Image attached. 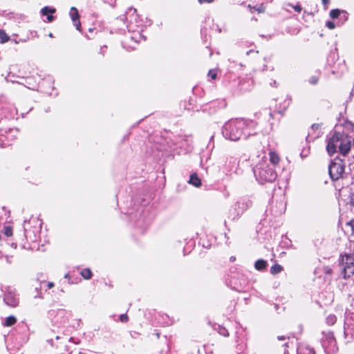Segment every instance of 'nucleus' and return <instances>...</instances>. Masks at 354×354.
Masks as SVG:
<instances>
[{
  "label": "nucleus",
  "mask_w": 354,
  "mask_h": 354,
  "mask_svg": "<svg viewBox=\"0 0 354 354\" xmlns=\"http://www.w3.org/2000/svg\"><path fill=\"white\" fill-rule=\"evenodd\" d=\"M256 123L252 120L235 119L226 122L222 129L223 136L228 140L236 141L241 138L246 139L248 136L256 134L254 128Z\"/></svg>",
  "instance_id": "obj_1"
},
{
  "label": "nucleus",
  "mask_w": 354,
  "mask_h": 354,
  "mask_svg": "<svg viewBox=\"0 0 354 354\" xmlns=\"http://www.w3.org/2000/svg\"><path fill=\"white\" fill-rule=\"evenodd\" d=\"M351 149V138L343 133L334 132L327 138L326 150L330 156L339 153L346 156Z\"/></svg>",
  "instance_id": "obj_2"
},
{
  "label": "nucleus",
  "mask_w": 354,
  "mask_h": 354,
  "mask_svg": "<svg viewBox=\"0 0 354 354\" xmlns=\"http://www.w3.org/2000/svg\"><path fill=\"white\" fill-rule=\"evenodd\" d=\"M257 180L263 184L267 182H272L277 178L276 171L266 162H259L253 169Z\"/></svg>",
  "instance_id": "obj_3"
},
{
  "label": "nucleus",
  "mask_w": 354,
  "mask_h": 354,
  "mask_svg": "<svg viewBox=\"0 0 354 354\" xmlns=\"http://www.w3.org/2000/svg\"><path fill=\"white\" fill-rule=\"evenodd\" d=\"M252 205V201L246 198H241L231 207L230 209V217L232 220L238 218Z\"/></svg>",
  "instance_id": "obj_4"
},
{
  "label": "nucleus",
  "mask_w": 354,
  "mask_h": 354,
  "mask_svg": "<svg viewBox=\"0 0 354 354\" xmlns=\"http://www.w3.org/2000/svg\"><path fill=\"white\" fill-rule=\"evenodd\" d=\"M345 165L343 160L340 158H335L328 167L330 176L333 180H337L343 178L344 174Z\"/></svg>",
  "instance_id": "obj_5"
},
{
  "label": "nucleus",
  "mask_w": 354,
  "mask_h": 354,
  "mask_svg": "<svg viewBox=\"0 0 354 354\" xmlns=\"http://www.w3.org/2000/svg\"><path fill=\"white\" fill-rule=\"evenodd\" d=\"M340 267L344 278L350 277L354 274V257L352 254L342 256Z\"/></svg>",
  "instance_id": "obj_6"
},
{
  "label": "nucleus",
  "mask_w": 354,
  "mask_h": 354,
  "mask_svg": "<svg viewBox=\"0 0 354 354\" xmlns=\"http://www.w3.org/2000/svg\"><path fill=\"white\" fill-rule=\"evenodd\" d=\"M3 301L6 305L11 307H16L18 305L19 299L15 288L10 286H8L5 288Z\"/></svg>",
  "instance_id": "obj_7"
},
{
  "label": "nucleus",
  "mask_w": 354,
  "mask_h": 354,
  "mask_svg": "<svg viewBox=\"0 0 354 354\" xmlns=\"http://www.w3.org/2000/svg\"><path fill=\"white\" fill-rule=\"evenodd\" d=\"M71 317V313L64 310H59L56 315L57 322H59L63 325L68 324Z\"/></svg>",
  "instance_id": "obj_8"
},
{
  "label": "nucleus",
  "mask_w": 354,
  "mask_h": 354,
  "mask_svg": "<svg viewBox=\"0 0 354 354\" xmlns=\"http://www.w3.org/2000/svg\"><path fill=\"white\" fill-rule=\"evenodd\" d=\"M69 14L72 21L74 23V26L76 27V29L77 30H80L81 23L79 20V13L77 9L75 7H71Z\"/></svg>",
  "instance_id": "obj_9"
},
{
  "label": "nucleus",
  "mask_w": 354,
  "mask_h": 354,
  "mask_svg": "<svg viewBox=\"0 0 354 354\" xmlns=\"http://www.w3.org/2000/svg\"><path fill=\"white\" fill-rule=\"evenodd\" d=\"M297 354H315L314 349L308 345L301 343L297 350Z\"/></svg>",
  "instance_id": "obj_10"
},
{
  "label": "nucleus",
  "mask_w": 354,
  "mask_h": 354,
  "mask_svg": "<svg viewBox=\"0 0 354 354\" xmlns=\"http://www.w3.org/2000/svg\"><path fill=\"white\" fill-rule=\"evenodd\" d=\"M328 344L326 345V342L324 341L323 342V346L325 349V351L327 354L329 353L330 351L332 350L334 351L335 348V339L333 336H330L328 339Z\"/></svg>",
  "instance_id": "obj_11"
},
{
  "label": "nucleus",
  "mask_w": 354,
  "mask_h": 354,
  "mask_svg": "<svg viewBox=\"0 0 354 354\" xmlns=\"http://www.w3.org/2000/svg\"><path fill=\"white\" fill-rule=\"evenodd\" d=\"M55 12V9L53 8H50L48 6H45L41 10V13L43 15H47V20L48 22H51L53 20V16L49 14H53Z\"/></svg>",
  "instance_id": "obj_12"
},
{
  "label": "nucleus",
  "mask_w": 354,
  "mask_h": 354,
  "mask_svg": "<svg viewBox=\"0 0 354 354\" xmlns=\"http://www.w3.org/2000/svg\"><path fill=\"white\" fill-rule=\"evenodd\" d=\"M188 183L196 187H199L201 185V180L198 178L196 173L190 175Z\"/></svg>",
  "instance_id": "obj_13"
},
{
  "label": "nucleus",
  "mask_w": 354,
  "mask_h": 354,
  "mask_svg": "<svg viewBox=\"0 0 354 354\" xmlns=\"http://www.w3.org/2000/svg\"><path fill=\"white\" fill-rule=\"evenodd\" d=\"M267 261L263 259H259L254 263V267L257 270H263L267 266Z\"/></svg>",
  "instance_id": "obj_14"
},
{
  "label": "nucleus",
  "mask_w": 354,
  "mask_h": 354,
  "mask_svg": "<svg viewBox=\"0 0 354 354\" xmlns=\"http://www.w3.org/2000/svg\"><path fill=\"white\" fill-rule=\"evenodd\" d=\"M269 156H270V161L271 162V163L273 165H276L279 163V157L275 152L270 151L269 153Z\"/></svg>",
  "instance_id": "obj_15"
},
{
  "label": "nucleus",
  "mask_w": 354,
  "mask_h": 354,
  "mask_svg": "<svg viewBox=\"0 0 354 354\" xmlns=\"http://www.w3.org/2000/svg\"><path fill=\"white\" fill-rule=\"evenodd\" d=\"M348 12L346 11L342 10V14H341L340 17H339V21H337V26H341L342 24H344L345 21H346L348 19Z\"/></svg>",
  "instance_id": "obj_16"
},
{
  "label": "nucleus",
  "mask_w": 354,
  "mask_h": 354,
  "mask_svg": "<svg viewBox=\"0 0 354 354\" xmlns=\"http://www.w3.org/2000/svg\"><path fill=\"white\" fill-rule=\"evenodd\" d=\"M16 322H17V319L15 318V317L11 315V316L8 317L5 319L3 325L6 326H11L13 324H15L16 323Z\"/></svg>",
  "instance_id": "obj_17"
},
{
  "label": "nucleus",
  "mask_w": 354,
  "mask_h": 354,
  "mask_svg": "<svg viewBox=\"0 0 354 354\" xmlns=\"http://www.w3.org/2000/svg\"><path fill=\"white\" fill-rule=\"evenodd\" d=\"M342 10L339 9H333L330 11V17L333 19H338L342 14Z\"/></svg>",
  "instance_id": "obj_18"
},
{
  "label": "nucleus",
  "mask_w": 354,
  "mask_h": 354,
  "mask_svg": "<svg viewBox=\"0 0 354 354\" xmlns=\"http://www.w3.org/2000/svg\"><path fill=\"white\" fill-rule=\"evenodd\" d=\"M10 40V37L6 34L4 30L0 29V42L3 44Z\"/></svg>",
  "instance_id": "obj_19"
},
{
  "label": "nucleus",
  "mask_w": 354,
  "mask_h": 354,
  "mask_svg": "<svg viewBox=\"0 0 354 354\" xmlns=\"http://www.w3.org/2000/svg\"><path fill=\"white\" fill-rule=\"evenodd\" d=\"M283 270V268L281 265L274 264L270 268V273L272 274H276L281 272Z\"/></svg>",
  "instance_id": "obj_20"
},
{
  "label": "nucleus",
  "mask_w": 354,
  "mask_h": 354,
  "mask_svg": "<svg viewBox=\"0 0 354 354\" xmlns=\"http://www.w3.org/2000/svg\"><path fill=\"white\" fill-rule=\"evenodd\" d=\"M81 275L85 279H89L92 277V272L90 269L86 268L81 271Z\"/></svg>",
  "instance_id": "obj_21"
},
{
  "label": "nucleus",
  "mask_w": 354,
  "mask_h": 354,
  "mask_svg": "<svg viewBox=\"0 0 354 354\" xmlns=\"http://www.w3.org/2000/svg\"><path fill=\"white\" fill-rule=\"evenodd\" d=\"M326 320L328 325H333L336 322L337 318L335 315L330 314L326 317Z\"/></svg>",
  "instance_id": "obj_22"
},
{
  "label": "nucleus",
  "mask_w": 354,
  "mask_h": 354,
  "mask_svg": "<svg viewBox=\"0 0 354 354\" xmlns=\"http://www.w3.org/2000/svg\"><path fill=\"white\" fill-rule=\"evenodd\" d=\"M311 130L315 131V137L317 138L320 136L319 125L317 124H313L311 126Z\"/></svg>",
  "instance_id": "obj_23"
},
{
  "label": "nucleus",
  "mask_w": 354,
  "mask_h": 354,
  "mask_svg": "<svg viewBox=\"0 0 354 354\" xmlns=\"http://www.w3.org/2000/svg\"><path fill=\"white\" fill-rule=\"evenodd\" d=\"M284 6L285 7H288H288H292L295 10V11L297 12H300L301 11V6H300V5L299 3L295 5V6H293V5H292L290 3H286L284 5Z\"/></svg>",
  "instance_id": "obj_24"
},
{
  "label": "nucleus",
  "mask_w": 354,
  "mask_h": 354,
  "mask_svg": "<svg viewBox=\"0 0 354 354\" xmlns=\"http://www.w3.org/2000/svg\"><path fill=\"white\" fill-rule=\"evenodd\" d=\"M326 26L329 29H334L337 26V22L335 24L334 21H328L326 23Z\"/></svg>",
  "instance_id": "obj_25"
},
{
  "label": "nucleus",
  "mask_w": 354,
  "mask_h": 354,
  "mask_svg": "<svg viewBox=\"0 0 354 354\" xmlns=\"http://www.w3.org/2000/svg\"><path fill=\"white\" fill-rule=\"evenodd\" d=\"M128 316L127 314H122L120 316V321L121 322H128Z\"/></svg>",
  "instance_id": "obj_26"
},
{
  "label": "nucleus",
  "mask_w": 354,
  "mask_h": 354,
  "mask_svg": "<svg viewBox=\"0 0 354 354\" xmlns=\"http://www.w3.org/2000/svg\"><path fill=\"white\" fill-rule=\"evenodd\" d=\"M216 72L213 70H210L208 73V76L210 77L212 80H215L216 78Z\"/></svg>",
  "instance_id": "obj_27"
},
{
  "label": "nucleus",
  "mask_w": 354,
  "mask_h": 354,
  "mask_svg": "<svg viewBox=\"0 0 354 354\" xmlns=\"http://www.w3.org/2000/svg\"><path fill=\"white\" fill-rule=\"evenodd\" d=\"M318 82V78L316 76H313L309 79V82L311 84H316Z\"/></svg>",
  "instance_id": "obj_28"
},
{
  "label": "nucleus",
  "mask_w": 354,
  "mask_h": 354,
  "mask_svg": "<svg viewBox=\"0 0 354 354\" xmlns=\"http://www.w3.org/2000/svg\"><path fill=\"white\" fill-rule=\"evenodd\" d=\"M12 230L9 227H6L5 229V234L7 236H10L12 235Z\"/></svg>",
  "instance_id": "obj_29"
},
{
  "label": "nucleus",
  "mask_w": 354,
  "mask_h": 354,
  "mask_svg": "<svg viewBox=\"0 0 354 354\" xmlns=\"http://www.w3.org/2000/svg\"><path fill=\"white\" fill-rule=\"evenodd\" d=\"M253 8L259 13L264 12V8L262 6H254Z\"/></svg>",
  "instance_id": "obj_30"
},
{
  "label": "nucleus",
  "mask_w": 354,
  "mask_h": 354,
  "mask_svg": "<svg viewBox=\"0 0 354 354\" xmlns=\"http://www.w3.org/2000/svg\"><path fill=\"white\" fill-rule=\"evenodd\" d=\"M347 224L351 227L352 232L354 233V219L349 221Z\"/></svg>",
  "instance_id": "obj_31"
},
{
  "label": "nucleus",
  "mask_w": 354,
  "mask_h": 354,
  "mask_svg": "<svg viewBox=\"0 0 354 354\" xmlns=\"http://www.w3.org/2000/svg\"><path fill=\"white\" fill-rule=\"evenodd\" d=\"M350 203L351 205L354 206V192L351 194V201Z\"/></svg>",
  "instance_id": "obj_32"
},
{
  "label": "nucleus",
  "mask_w": 354,
  "mask_h": 354,
  "mask_svg": "<svg viewBox=\"0 0 354 354\" xmlns=\"http://www.w3.org/2000/svg\"><path fill=\"white\" fill-rule=\"evenodd\" d=\"M214 0H198L201 3H212Z\"/></svg>",
  "instance_id": "obj_33"
},
{
  "label": "nucleus",
  "mask_w": 354,
  "mask_h": 354,
  "mask_svg": "<svg viewBox=\"0 0 354 354\" xmlns=\"http://www.w3.org/2000/svg\"><path fill=\"white\" fill-rule=\"evenodd\" d=\"M53 287H54V283H53V282H48L47 288L48 289H50V288H52Z\"/></svg>",
  "instance_id": "obj_34"
},
{
  "label": "nucleus",
  "mask_w": 354,
  "mask_h": 354,
  "mask_svg": "<svg viewBox=\"0 0 354 354\" xmlns=\"http://www.w3.org/2000/svg\"><path fill=\"white\" fill-rule=\"evenodd\" d=\"M131 12L135 13L136 12V10L135 8H129V12H127V15H129Z\"/></svg>",
  "instance_id": "obj_35"
},
{
  "label": "nucleus",
  "mask_w": 354,
  "mask_h": 354,
  "mask_svg": "<svg viewBox=\"0 0 354 354\" xmlns=\"http://www.w3.org/2000/svg\"><path fill=\"white\" fill-rule=\"evenodd\" d=\"M24 232H25V235L27 236H28V231H27V229H26V223H24Z\"/></svg>",
  "instance_id": "obj_36"
},
{
  "label": "nucleus",
  "mask_w": 354,
  "mask_h": 354,
  "mask_svg": "<svg viewBox=\"0 0 354 354\" xmlns=\"http://www.w3.org/2000/svg\"><path fill=\"white\" fill-rule=\"evenodd\" d=\"M272 86H276L277 85V82L275 80H273L272 82H270V84Z\"/></svg>",
  "instance_id": "obj_37"
},
{
  "label": "nucleus",
  "mask_w": 354,
  "mask_h": 354,
  "mask_svg": "<svg viewBox=\"0 0 354 354\" xmlns=\"http://www.w3.org/2000/svg\"><path fill=\"white\" fill-rule=\"evenodd\" d=\"M277 338H278L279 340L286 339V337L285 336H278Z\"/></svg>",
  "instance_id": "obj_38"
},
{
  "label": "nucleus",
  "mask_w": 354,
  "mask_h": 354,
  "mask_svg": "<svg viewBox=\"0 0 354 354\" xmlns=\"http://www.w3.org/2000/svg\"><path fill=\"white\" fill-rule=\"evenodd\" d=\"M322 3L324 5H327L329 3V0H322Z\"/></svg>",
  "instance_id": "obj_39"
},
{
  "label": "nucleus",
  "mask_w": 354,
  "mask_h": 354,
  "mask_svg": "<svg viewBox=\"0 0 354 354\" xmlns=\"http://www.w3.org/2000/svg\"><path fill=\"white\" fill-rule=\"evenodd\" d=\"M290 99H288L285 101V102L287 103V106H288L290 104Z\"/></svg>",
  "instance_id": "obj_40"
},
{
  "label": "nucleus",
  "mask_w": 354,
  "mask_h": 354,
  "mask_svg": "<svg viewBox=\"0 0 354 354\" xmlns=\"http://www.w3.org/2000/svg\"><path fill=\"white\" fill-rule=\"evenodd\" d=\"M234 259H235V258H234V257H232L230 258V260H231V261H234Z\"/></svg>",
  "instance_id": "obj_41"
},
{
  "label": "nucleus",
  "mask_w": 354,
  "mask_h": 354,
  "mask_svg": "<svg viewBox=\"0 0 354 354\" xmlns=\"http://www.w3.org/2000/svg\"><path fill=\"white\" fill-rule=\"evenodd\" d=\"M9 76H10V74L8 75V76L7 77H6V82H8V81H9V80H8V77Z\"/></svg>",
  "instance_id": "obj_42"
},
{
  "label": "nucleus",
  "mask_w": 354,
  "mask_h": 354,
  "mask_svg": "<svg viewBox=\"0 0 354 354\" xmlns=\"http://www.w3.org/2000/svg\"><path fill=\"white\" fill-rule=\"evenodd\" d=\"M284 345H285L286 346L288 347V343H287V342H286V343H285V344H284Z\"/></svg>",
  "instance_id": "obj_43"
},
{
  "label": "nucleus",
  "mask_w": 354,
  "mask_h": 354,
  "mask_svg": "<svg viewBox=\"0 0 354 354\" xmlns=\"http://www.w3.org/2000/svg\"><path fill=\"white\" fill-rule=\"evenodd\" d=\"M306 139H307V140H309V139H310V135H308V136L306 137Z\"/></svg>",
  "instance_id": "obj_44"
},
{
  "label": "nucleus",
  "mask_w": 354,
  "mask_h": 354,
  "mask_svg": "<svg viewBox=\"0 0 354 354\" xmlns=\"http://www.w3.org/2000/svg\"><path fill=\"white\" fill-rule=\"evenodd\" d=\"M284 354H288V352L287 351H285Z\"/></svg>",
  "instance_id": "obj_45"
},
{
  "label": "nucleus",
  "mask_w": 354,
  "mask_h": 354,
  "mask_svg": "<svg viewBox=\"0 0 354 354\" xmlns=\"http://www.w3.org/2000/svg\"><path fill=\"white\" fill-rule=\"evenodd\" d=\"M270 115L271 117H272V113H270Z\"/></svg>",
  "instance_id": "obj_46"
},
{
  "label": "nucleus",
  "mask_w": 354,
  "mask_h": 354,
  "mask_svg": "<svg viewBox=\"0 0 354 354\" xmlns=\"http://www.w3.org/2000/svg\"><path fill=\"white\" fill-rule=\"evenodd\" d=\"M38 297H39V298H41V297H42L41 296V295H38Z\"/></svg>",
  "instance_id": "obj_47"
}]
</instances>
